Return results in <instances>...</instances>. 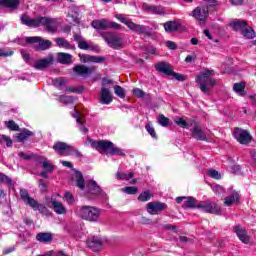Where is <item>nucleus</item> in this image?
Returning a JSON list of instances; mask_svg holds the SVG:
<instances>
[{
  "mask_svg": "<svg viewBox=\"0 0 256 256\" xmlns=\"http://www.w3.org/2000/svg\"><path fill=\"white\" fill-rule=\"evenodd\" d=\"M21 22L27 27H45L48 33H55L59 29L57 20L49 17L38 16L36 18H30L27 15H22Z\"/></svg>",
  "mask_w": 256,
  "mask_h": 256,
  "instance_id": "1",
  "label": "nucleus"
},
{
  "mask_svg": "<svg viewBox=\"0 0 256 256\" xmlns=\"http://www.w3.org/2000/svg\"><path fill=\"white\" fill-rule=\"evenodd\" d=\"M88 142L90 143L91 147L93 149H96V151H99V153H106V155H118L119 157H125V150L116 147L113 142L110 141H95L91 138H88Z\"/></svg>",
  "mask_w": 256,
  "mask_h": 256,
  "instance_id": "2",
  "label": "nucleus"
},
{
  "mask_svg": "<svg viewBox=\"0 0 256 256\" xmlns=\"http://www.w3.org/2000/svg\"><path fill=\"white\" fill-rule=\"evenodd\" d=\"M214 75L215 73L213 70H205L196 77V83L205 95H209V93H211V89L217 85V80L213 78Z\"/></svg>",
  "mask_w": 256,
  "mask_h": 256,
  "instance_id": "3",
  "label": "nucleus"
},
{
  "mask_svg": "<svg viewBox=\"0 0 256 256\" xmlns=\"http://www.w3.org/2000/svg\"><path fill=\"white\" fill-rule=\"evenodd\" d=\"M75 213L80 219L91 223H97L99 217H101V211L93 206H78L75 208Z\"/></svg>",
  "mask_w": 256,
  "mask_h": 256,
  "instance_id": "4",
  "label": "nucleus"
},
{
  "mask_svg": "<svg viewBox=\"0 0 256 256\" xmlns=\"http://www.w3.org/2000/svg\"><path fill=\"white\" fill-rule=\"evenodd\" d=\"M101 37L104 39L105 43H107L108 47H110V49L119 50L125 47V40L115 32H103Z\"/></svg>",
  "mask_w": 256,
  "mask_h": 256,
  "instance_id": "5",
  "label": "nucleus"
},
{
  "mask_svg": "<svg viewBox=\"0 0 256 256\" xmlns=\"http://www.w3.org/2000/svg\"><path fill=\"white\" fill-rule=\"evenodd\" d=\"M115 18L120 21V23H123L130 29V31H134L138 35H146L147 28L143 25L135 24L133 20H131L127 15L125 14H115Z\"/></svg>",
  "mask_w": 256,
  "mask_h": 256,
  "instance_id": "6",
  "label": "nucleus"
},
{
  "mask_svg": "<svg viewBox=\"0 0 256 256\" xmlns=\"http://www.w3.org/2000/svg\"><path fill=\"white\" fill-rule=\"evenodd\" d=\"M20 197L24 201V203L26 205H29V207H32L34 211H40L41 213H45V211H47V208L45 206L39 204L37 200L29 196V191H27V189L20 190Z\"/></svg>",
  "mask_w": 256,
  "mask_h": 256,
  "instance_id": "7",
  "label": "nucleus"
},
{
  "mask_svg": "<svg viewBox=\"0 0 256 256\" xmlns=\"http://www.w3.org/2000/svg\"><path fill=\"white\" fill-rule=\"evenodd\" d=\"M197 209H201L204 213H212L214 215H221V207L211 200L198 203Z\"/></svg>",
  "mask_w": 256,
  "mask_h": 256,
  "instance_id": "8",
  "label": "nucleus"
},
{
  "mask_svg": "<svg viewBox=\"0 0 256 256\" xmlns=\"http://www.w3.org/2000/svg\"><path fill=\"white\" fill-rule=\"evenodd\" d=\"M53 149L56 153H58V155H61L62 157H69L73 155V146H69L64 142H56L53 145Z\"/></svg>",
  "mask_w": 256,
  "mask_h": 256,
  "instance_id": "9",
  "label": "nucleus"
},
{
  "mask_svg": "<svg viewBox=\"0 0 256 256\" xmlns=\"http://www.w3.org/2000/svg\"><path fill=\"white\" fill-rule=\"evenodd\" d=\"M26 43L33 45V43H38L41 51H46V49H51L53 43L49 40H43V38L39 36L26 37Z\"/></svg>",
  "mask_w": 256,
  "mask_h": 256,
  "instance_id": "10",
  "label": "nucleus"
},
{
  "mask_svg": "<svg viewBox=\"0 0 256 256\" xmlns=\"http://www.w3.org/2000/svg\"><path fill=\"white\" fill-rule=\"evenodd\" d=\"M74 41H76L82 51H95L97 49V46H94L93 42L88 43L81 34H74Z\"/></svg>",
  "mask_w": 256,
  "mask_h": 256,
  "instance_id": "11",
  "label": "nucleus"
},
{
  "mask_svg": "<svg viewBox=\"0 0 256 256\" xmlns=\"http://www.w3.org/2000/svg\"><path fill=\"white\" fill-rule=\"evenodd\" d=\"M234 137L238 143H241V145H247V143H251V134L241 128L234 129Z\"/></svg>",
  "mask_w": 256,
  "mask_h": 256,
  "instance_id": "12",
  "label": "nucleus"
},
{
  "mask_svg": "<svg viewBox=\"0 0 256 256\" xmlns=\"http://www.w3.org/2000/svg\"><path fill=\"white\" fill-rule=\"evenodd\" d=\"M167 205L163 202H150L147 204V211L150 215H157V213H161L164 211Z\"/></svg>",
  "mask_w": 256,
  "mask_h": 256,
  "instance_id": "13",
  "label": "nucleus"
},
{
  "mask_svg": "<svg viewBox=\"0 0 256 256\" xmlns=\"http://www.w3.org/2000/svg\"><path fill=\"white\" fill-rule=\"evenodd\" d=\"M97 70V67H87L85 65H77L74 67V73L78 74L80 77H87L94 73Z\"/></svg>",
  "mask_w": 256,
  "mask_h": 256,
  "instance_id": "14",
  "label": "nucleus"
},
{
  "mask_svg": "<svg viewBox=\"0 0 256 256\" xmlns=\"http://www.w3.org/2000/svg\"><path fill=\"white\" fill-rule=\"evenodd\" d=\"M99 103H101V105H109L110 103H113V95H111V91H109V88H101Z\"/></svg>",
  "mask_w": 256,
  "mask_h": 256,
  "instance_id": "15",
  "label": "nucleus"
},
{
  "mask_svg": "<svg viewBox=\"0 0 256 256\" xmlns=\"http://www.w3.org/2000/svg\"><path fill=\"white\" fill-rule=\"evenodd\" d=\"M142 9L143 11H146L147 13H153L154 15H165V8L160 5H149L145 3L142 5Z\"/></svg>",
  "mask_w": 256,
  "mask_h": 256,
  "instance_id": "16",
  "label": "nucleus"
},
{
  "mask_svg": "<svg viewBox=\"0 0 256 256\" xmlns=\"http://www.w3.org/2000/svg\"><path fill=\"white\" fill-rule=\"evenodd\" d=\"M86 189L88 193H91V195H101V193H103V190H101V187L94 180L86 181Z\"/></svg>",
  "mask_w": 256,
  "mask_h": 256,
  "instance_id": "17",
  "label": "nucleus"
},
{
  "mask_svg": "<svg viewBox=\"0 0 256 256\" xmlns=\"http://www.w3.org/2000/svg\"><path fill=\"white\" fill-rule=\"evenodd\" d=\"M87 247L92 249V251H101V247H103V242L101 238L94 236L87 240Z\"/></svg>",
  "mask_w": 256,
  "mask_h": 256,
  "instance_id": "18",
  "label": "nucleus"
},
{
  "mask_svg": "<svg viewBox=\"0 0 256 256\" xmlns=\"http://www.w3.org/2000/svg\"><path fill=\"white\" fill-rule=\"evenodd\" d=\"M36 241L47 245L53 241V233L51 232H40L36 235Z\"/></svg>",
  "mask_w": 256,
  "mask_h": 256,
  "instance_id": "19",
  "label": "nucleus"
},
{
  "mask_svg": "<svg viewBox=\"0 0 256 256\" xmlns=\"http://www.w3.org/2000/svg\"><path fill=\"white\" fill-rule=\"evenodd\" d=\"M51 63H53V56L50 55L47 58L36 61L34 67L39 71H43V69H47Z\"/></svg>",
  "mask_w": 256,
  "mask_h": 256,
  "instance_id": "20",
  "label": "nucleus"
},
{
  "mask_svg": "<svg viewBox=\"0 0 256 256\" xmlns=\"http://www.w3.org/2000/svg\"><path fill=\"white\" fill-rule=\"evenodd\" d=\"M50 203L52 204V209H54L57 215H66L67 208L63 205L62 202L57 201V199H51Z\"/></svg>",
  "mask_w": 256,
  "mask_h": 256,
  "instance_id": "21",
  "label": "nucleus"
},
{
  "mask_svg": "<svg viewBox=\"0 0 256 256\" xmlns=\"http://www.w3.org/2000/svg\"><path fill=\"white\" fill-rule=\"evenodd\" d=\"M234 232L242 243H245L246 245L249 244L250 238L245 229H243L241 226H235Z\"/></svg>",
  "mask_w": 256,
  "mask_h": 256,
  "instance_id": "22",
  "label": "nucleus"
},
{
  "mask_svg": "<svg viewBox=\"0 0 256 256\" xmlns=\"http://www.w3.org/2000/svg\"><path fill=\"white\" fill-rule=\"evenodd\" d=\"M57 61L61 65H71L73 63V56L69 53L59 52L57 54Z\"/></svg>",
  "mask_w": 256,
  "mask_h": 256,
  "instance_id": "23",
  "label": "nucleus"
},
{
  "mask_svg": "<svg viewBox=\"0 0 256 256\" xmlns=\"http://www.w3.org/2000/svg\"><path fill=\"white\" fill-rule=\"evenodd\" d=\"M155 69L160 73H164V75H173V68L165 62H160L156 64Z\"/></svg>",
  "mask_w": 256,
  "mask_h": 256,
  "instance_id": "24",
  "label": "nucleus"
},
{
  "mask_svg": "<svg viewBox=\"0 0 256 256\" xmlns=\"http://www.w3.org/2000/svg\"><path fill=\"white\" fill-rule=\"evenodd\" d=\"M163 26L167 33H173L175 31H179L181 23H179V21H168L164 23Z\"/></svg>",
  "mask_w": 256,
  "mask_h": 256,
  "instance_id": "25",
  "label": "nucleus"
},
{
  "mask_svg": "<svg viewBox=\"0 0 256 256\" xmlns=\"http://www.w3.org/2000/svg\"><path fill=\"white\" fill-rule=\"evenodd\" d=\"M55 43L57 47H61L62 49L75 51V46L69 43L65 38H55Z\"/></svg>",
  "mask_w": 256,
  "mask_h": 256,
  "instance_id": "26",
  "label": "nucleus"
},
{
  "mask_svg": "<svg viewBox=\"0 0 256 256\" xmlns=\"http://www.w3.org/2000/svg\"><path fill=\"white\" fill-rule=\"evenodd\" d=\"M229 27H232L234 31H241V33H243L244 29L247 27V22H245V20H234L229 23Z\"/></svg>",
  "mask_w": 256,
  "mask_h": 256,
  "instance_id": "27",
  "label": "nucleus"
},
{
  "mask_svg": "<svg viewBox=\"0 0 256 256\" xmlns=\"http://www.w3.org/2000/svg\"><path fill=\"white\" fill-rule=\"evenodd\" d=\"M192 17H194V19H197L198 21L204 22L205 19H207V10L205 9L201 10L200 7H197L196 9L193 10Z\"/></svg>",
  "mask_w": 256,
  "mask_h": 256,
  "instance_id": "28",
  "label": "nucleus"
},
{
  "mask_svg": "<svg viewBox=\"0 0 256 256\" xmlns=\"http://www.w3.org/2000/svg\"><path fill=\"white\" fill-rule=\"evenodd\" d=\"M91 25L94 29H102L105 31L106 29H109V20L107 19L94 20L92 21Z\"/></svg>",
  "mask_w": 256,
  "mask_h": 256,
  "instance_id": "29",
  "label": "nucleus"
},
{
  "mask_svg": "<svg viewBox=\"0 0 256 256\" xmlns=\"http://www.w3.org/2000/svg\"><path fill=\"white\" fill-rule=\"evenodd\" d=\"M81 59L84 63H103L105 58L101 56L82 55Z\"/></svg>",
  "mask_w": 256,
  "mask_h": 256,
  "instance_id": "30",
  "label": "nucleus"
},
{
  "mask_svg": "<svg viewBox=\"0 0 256 256\" xmlns=\"http://www.w3.org/2000/svg\"><path fill=\"white\" fill-rule=\"evenodd\" d=\"M192 137L197 139V141H207V135L197 126L192 129Z\"/></svg>",
  "mask_w": 256,
  "mask_h": 256,
  "instance_id": "31",
  "label": "nucleus"
},
{
  "mask_svg": "<svg viewBox=\"0 0 256 256\" xmlns=\"http://www.w3.org/2000/svg\"><path fill=\"white\" fill-rule=\"evenodd\" d=\"M19 0H0V6L8 9H17L19 7Z\"/></svg>",
  "mask_w": 256,
  "mask_h": 256,
  "instance_id": "32",
  "label": "nucleus"
},
{
  "mask_svg": "<svg viewBox=\"0 0 256 256\" xmlns=\"http://www.w3.org/2000/svg\"><path fill=\"white\" fill-rule=\"evenodd\" d=\"M238 201H239V193L233 192L230 196L224 199V205H227V207H230V205H233V203H238Z\"/></svg>",
  "mask_w": 256,
  "mask_h": 256,
  "instance_id": "33",
  "label": "nucleus"
},
{
  "mask_svg": "<svg viewBox=\"0 0 256 256\" xmlns=\"http://www.w3.org/2000/svg\"><path fill=\"white\" fill-rule=\"evenodd\" d=\"M76 177V185L81 189V191L85 190V180L83 179V174L79 171L75 173Z\"/></svg>",
  "mask_w": 256,
  "mask_h": 256,
  "instance_id": "34",
  "label": "nucleus"
},
{
  "mask_svg": "<svg viewBox=\"0 0 256 256\" xmlns=\"http://www.w3.org/2000/svg\"><path fill=\"white\" fill-rule=\"evenodd\" d=\"M133 177H134L133 172H130V173L117 172L116 173V179H118V181H129V179H133Z\"/></svg>",
  "mask_w": 256,
  "mask_h": 256,
  "instance_id": "35",
  "label": "nucleus"
},
{
  "mask_svg": "<svg viewBox=\"0 0 256 256\" xmlns=\"http://www.w3.org/2000/svg\"><path fill=\"white\" fill-rule=\"evenodd\" d=\"M41 163H42L43 169H45L47 173H53V171H55V166H53V164H51V162H49L47 158H43Z\"/></svg>",
  "mask_w": 256,
  "mask_h": 256,
  "instance_id": "36",
  "label": "nucleus"
},
{
  "mask_svg": "<svg viewBox=\"0 0 256 256\" xmlns=\"http://www.w3.org/2000/svg\"><path fill=\"white\" fill-rule=\"evenodd\" d=\"M233 90L241 96L245 95V82L235 83Z\"/></svg>",
  "mask_w": 256,
  "mask_h": 256,
  "instance_id": "37",
  "label": "nucleus"
},
{
  "mask_svg": "<svg viewBox=\"0 0 256 256\" xmlns=\"http://www.w3.org/2000/svg\"><path fill=\"white\" fill-rule=\"evenodd\" d=\"M197 200L193 197H186V201L184 202V206L188 207L189 209H195L198 207Z\"/></svg>",
  "mask_w": 256,
  "mask_h": 256,
  "instance_id": "38",
  "label": "nucleus"
},
{
  "mask_svg": "<svg viewBox=\"0 0 256 256\" xmlns=\"http://www.w3.org/2000/svg\"><path fill=\"white\" fill-rule=\"evenodd\" d=\"M33 135H34L33 132H31L29 130H24L17 135V139L21 143V142L25 141V139H27L28 137H33Z\"/></svg>",
  "mask_w": 256,
  "mask_h": 256,
  "instance_id": "39",
  "label": "nucleus"
},
{
  "mask_svg": "<svg viewBox=\"0 0 256 256\" xmlns=\"http://www.w3.org/2000/svg\"><path fill=\"white\" fill-rule=\"evenodd\" d=\"M242 35L246 37V39H254L255 38V30L252 28L245 27L244 31H242Z\"/></svg>",
  "mask_w": 256,
  "mask_h": 256,
  "instance_id": "40",
  "label": "nucleus"
},
{
  "mask_svg": "<svg viewBox=\"0 0 256 256\" xmlns=\"http://www.w3.org/2000/svg\"><path fill=\"white\" fill-rule=\"evenodd\" d=\"M59 101L60 103H64V105H70L75 101V97L62 95L60 96Z\"/></svg>",
  "mask_w": 256,
  "mask_h": 256,
  "instance_id": "41",
  "label": "nucleus"
},
{
  "mask_svg": "<svg viewBox=\"0 0 256 256\" xmlns=\"http://www.w3.org/2000/svg\"><path fill=\"white\" fill-rule=\"evenodd\" d=\"M114 93L117 97H120V99H125V90L123 87L119 85L114 86Z\"/></svg>",
  "mask_w": 256,
  "mask_h": 256,
  "instance_id": "42",
  "label": "nucleus"
},
{
  "mask_svg": "<svg viewBox=\"0 0 256 256\" xmlns=\"http://www.w3.org/2000/svg\"><path fill=\"white\" fill-rule=\"evenodd\" d=\"M207 175L212 179H217V180L221 179V173H219V171L212 168L207 170Z\"/></svg>",
  "mask_w": 256,
  "mask_h": 256,
  "instance_id": "43",
  "label": "nucleus"
},
{
  "mask_svg": "<svg viewBox=\"0 0 256 256\" xmlns=\"http://www.w3.org/2000/svg\"><path fill=\"white\" fill-rule=\"evenodd\" d=\"M145 129L149 135H151L152 139H157V133L155 132V128H153V125L151 123L146 124Z\"/></svg>",
  "mask_w": 256,
  "mask_h": 256,
  "instance_id": "44",
  "label": "nucleus"
},
{
  "mask_svg": "<svg viewBox=\"0 0 256 256\" xmlns=\"http://www.w3.org/2000/svg\"><path fill=\"white\" fill-rule=\"evenodd\" d=\"M64 199L68 205H73V203H75V197L71 192H65Z\"/></svg>",
  "mask_w": 256,
  "mask_h": 256,
  "instance_id": "45",
  "label": "nucleus"
},
{
  "mask_svg": "<svg viewBox=\"0 0 256 256\" xmlns=\"http://www.w3.org/2000/svg\"><path fill=\"white\" fill-rule=\"evenodd\" d=\"M158 123L162 127H167L169 125V118L165 117V115L161 114L158 116Z\"/></svg>",
  "mask_w": 256,
  "mask_h": 256,
  "instance_id": "46",
  "label": "nucleus"
},
{
  "mask_svg": "<svg viewBox=\"0 0 256 256\" xmlns=\"http://www.w3.org/2000/svg\"><path fill=\"white\" fill-rule=\"evenodd\" d=\"M132 93L134 97H137L138 99H143V97H145V92L141 88H134Z\"/></svg>",
  "mask_w": 256,
  "mask_h": 256,
  "instance_id": "47",
  "label": "nucleus"
},
{
  "mask_svg": "<svg viewBox=\"0 0 256 256\" xmlns=\"http://www.w3.org/2000/svg\"><path fill=\"white\" fill-rule=\"evenodd\" d=\"M122 191L124 193H127V195H135V193H137L138 189L135 186H128V187L122 188Z\"/></svg>",
  "mask_w": 256,
  "mask_h": 256,
  "instance_id": "48",
  "label": "nucleus"
},
{
  "mask_svg": "<svg viewBox=\"0 0 256 256\" xmlns=\"http://www.w3.org/2000/svg\"><path fill=\"white\" fill-rule=\"evenodd\" d=\"M174 123L179 125V127H182V129H187V127H189V124L183 118H176Z\"/></svg>",
  "mask_w": 256,
  "mask_h": 256,
  "instance_id": "49",
  "label": "nucleus"
},
{
  "mask_svg": "<svg viewBox=\"0 0 256 256\" xmlns=\"http://www.w3.org/2000/svg\"><path fill=\"white\" fill-rule=\"evenodd\" d=\"M149 199H151V193L149 191L141 193L138 197V201H149Z\"/></svg>",
  "mask_w": 256,
  "mask_h": 256,
  "instance_id": "50",
  "label": "nucleus"
},
{
  "mask_svg": "<svg viewBox=\"0 0 256 256\" xmlns=\"http://www.w3.org/2000/svg\"><path fill=\"white\" fill-rule=\"evenodd\" d=\"M7 127L11 131H19V125H17V123H15L13 120L7 122Z\"/></svg>",
  "mask_w": 256,
  "mask_h": 256,
  "instance_id": "51",
  "label": "nucleus"
},
{
  "mask_svg": "<svg viewBox=\"0 0 256 256\" xmlns=\"http://www.w3.org/2000/svg\"><path fill=\"white\" fill-rule=\"evenodd\" d=\"M0 143H6L8 147H11V145H13V141L11 140V138L5 135L0 136Z\"/></svg>",
  "mask_w": 256,
  "mask_h": 256,
  "instance_id": "52",
  "label": "nucleus"
},
{
  "mask_svg": "<svg viewBox=\"0 0 256 256\" xmlns=\"http://www.w3.org/2000/svg\"><path fill=\"white\" fill-rule=\"evenodd\" d=\"M0 181L1 183H6V185H11L12 180L9 178V176L3 174L0 172Z\"/></svg>",
  "mask_w": 256,
  "mask_h": 256,
  "instance_id": "53",
  "label": "nucleus"
},
{
  "mask_svg": "<svg viewBox=\"0 0 256 256\" xmlns=\"http://www.w3.org/2000/svg\"><path fill=\"white\" fill-rule=\"evenodd\" d=\"M78 127H79V131H81V133H83L84 135H86V133H89V129H87V127H85V120L80 121V123H77Z\"/></svg>",
  "mask_w": 256,
  "mask_h": 256,
  "instance_id": "54",
  "label": "nucleus"
},
{
  "mask_svg": "<svg viewBox=\"0 0 256 256\" xmlns=\"http://www.w3.org/2000/svg\"><path fill=\"white\" fill-rule=\"evenodd\" d=\"M72 117H74V119H76L77 123H81V121L85 120V117H83V115H81V113H79L77 110H74Z\"/></svg>",
  "mask_w": 256,
  "mask_h": 256,
  "instance_id": "55",
  "label": "nucleus"
},
{
  "mask_svg": "<svg viewBox=\"0 0 256 256\" xmlns=\"http://www.w3.org/2000/svg\"><path fill=\"white\" fill-rule=\"evenodd\" d=\"M211 189L216 195H221V193H223V188L221 185L213 184Z\"/></svg>",
  "mask_w": 256,
  "mask_h": 256,
  "instance_id": "56",
  "label": "nucleus"
},
{
  "mask_svg": "<svg viewBox=\"0 0 256 256\" xmlns=\"http://www.w3.org/2000/svg\"><path fill=\"white\" fill-rule=\"evenodd\" d=\"M13 56V51L9 49H0V57H11Z\"/></svg>",
  "mask_w": 256,
  "mask_h": 256,
  "instance_id": "57",
  "label": "nucleus"
},
{
  "mask_svg": "<svg viewBox=\"0 0 256 256\" xmlns=\"http://www.w3.org/2000/svg\"><path fill=\"white\" fill-rule=\"evenodd\" d=\"M39 189L42 193H47V182L45 180H39Z\"/></svg>",
  "mask_w": 256,
  "mask_h": 256,
  "instance_id": "58",
  "label": "nucleus"
},
{
  "mask_svg": "<svg viewBox=\"0 0 256 256\" xmlns=\"http://www.w3.org/2000/svg\"><path fill=\"white\" fill-rule=\"evenodd\" d=\"M53 83H54L55 87H63V85H65V83H67V80H65L63 78H57V79L53 80Z\"/></svg>",
  "mask_w": 256,
  "mask_h": 256,
  "instance_id": "59",
  "label": "nucleus"
},
{
  "mask_svg": "<svg viewBox=\"0 0 256 256\" xmlns=\"http://www.w3.org/2000/svg\"><path fill=\"white\" fill-rule=\"evenodd\" d=\"M108 29H121V24L108 21Z\"/></svg>",
  "mask_w": 256,
  "mask_h": 256,
  "instance_id": "60",
  "label": "nucleus"
},
{
  "mask_svg": "<svg viewBox=\"0 0 256 256\" xmlns=\"http://www.w3.org/2000/svg\"><path fill=\"white\" fill-rule=\"evenodd\" d=\"M166 47L168 49H171L172 51H175V49H177V44L173 41H167L166 42Z\"/></svg>",
  "mask_w": 256,
  "mask_h": 256,
  "instance_id": "61",
  "label": "nucleus"
},
{
  "mask_svg": "<svg viewBox=\"0 0 256 256\" xmlns=\"http://www.w3.org/2000/svg\"><path fill=\"white\" fill-rule=\"evenodd\" d=\"M163 229H167V231H174V233H177V227L172 224L164 225Z\"/></svg>",
  "mask_w": 256,
  "mask_h": 256,
  "instance_id": "62",
  "label": "nucleus"
},
{
  "mask_svg": "<svg viewBox=\"0 0 256 256\" xmlns=\"http://www.w3.org/2000/svg\"><path fill=\"white\" fill-rule=\"evenodd\" d=\"M173 77H175V79H177V81H185V76L179 74V73H175V72H172Z\"/></svg>",
  "mask_w": 256,
  "mask_h": 256,
  "instance_id": "63",
  "label": "nucleus"
},
{
  "mask_svg": "<svg viewBox=\"0 0 256 256\" xmlns=\"http://www.w3.org/2000/svg\"><path fill=\"white\" fill-rule=\"evenodd\" d=\"M18 157H20V159H24L25 161L31 159V156L28 154H25L24 152H19Z\"/></svg>",
  "mask_w": 256,
  "mask_h": 256,
  "instance_id": "64",
  "label": "nucleus"
}]
</instances>
